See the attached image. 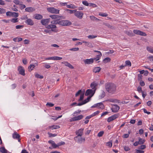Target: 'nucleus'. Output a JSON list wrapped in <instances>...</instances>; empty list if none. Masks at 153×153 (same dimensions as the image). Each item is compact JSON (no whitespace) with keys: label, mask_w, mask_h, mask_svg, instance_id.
<instances>
[{"label":"nucleus","mask_w":153,"mask_h":153,"mask_svg":"<svg viewBox=\"0 0 153 153\" xmlns=\"http://www.w3.org/2000/svg\"><path fill=\"white\" fill-rule=\"evenodd\" d=\"M106 91L109 93L113 94L116 91V86L113 83H107L105 85Z\"/></svg>","instance_id":"obj_1"},{"label":"nucleus","mask_w":153,"mask_h":153,"mask_svg":"<svg viewBox=\"0 0 153 153\" xmlns=\"http://www.w3.org/2000/svg\"><path fill=\"white\" fill-rule=\"evenodd\" d=\"M74 139L79 144H82L84 143L85 139L82 136H76L74 137Z\"/></svg>","instance_id":"obj_2"},{"label":"nucleus","mask_w":153,"mask_h":153,"mask_svg":"<svg viewBox=\"0 0 153 153\" xmlns=\"http://www.w3.org/2000/svg\"><path fill=\"white\" fill-rule=\"evenodd\" d=\"M47 10L52 13L58 14L59 10L56 9L53 7H48L47 8Z\"/></svg>","instance_id":"obj_3"},{"label":"nucleus","mask_w":153,"mask_h":153,"mask_svg":"<svg viewBox=\"0 0 153 153\" xmlns=\"http://www.w3.org/2000/svg\"><path fill=\"white\" fill-rule=\"evenodd\" d=\"M72 24L71 22L68 20H62L60 21V25L62 26H69Z\"/></svg>","instance_id":"obj_4"},{"label":"nucleus","mask_w":153,"mask_h":153,"mask_svg":"<svg viewBox=\"0 0 153 153\" xmlns=\"http://www.w3.org/2000/svg\"><path fill=\"white\" fill-rule=\"evenodd\" d=\"M95 91L92 89H88L86 90L85 95L86 96L89 95V96L92 97L94 95Z\"/></svg>","instance_id":"obj_5"},{"label":"nucleus","mask_w":153,"mask_h":153,"mask_svg":"<svg viewBox=\"0 0 153 153\" xmlns=\"http://www.w3.org/2000/svg\"><path fill=\"white\" fill-rule=\"evenodd\" d=\"M75 16L79 19H82V18L83 13L82 11H77L75 13Z\"/></svg>","instance_id":"obj_6"},{"label":"nucleus","mask_w":153,"mask_h":153,"mask_svg":"<svg viewBox=\"0 0 153 153\" xmlns=\"http://www.w3.org/2000/svg\"><path fill=\"white\" fill-rule=\"evenodd\" d=\"M119 116V114H116L111 116L109 117L108 118L107 120L108 122H110L117 118H118Z\"/></svg>","instance_id":"obj_7"},{"label":"nucleus","mask_w":153,"mask_h":153,"mask_svg":"<svg viewBox=\"0 0 153 153\" xmlns=\"http://www.w3.org/2000/svg\"><path fill=\"white\" fill-rule=\"evenodd\" d=\"M134 33L139 35L143 36H146V34L144 32L138 30H133Z\"/></svg>","instance_id":"obj_8"},{"label":"nucleus","mask_w":153,"mask_h":153,"mask_svg":"<svg viewBox=\"0 0 153 153\" xmlns=\"http://www.w3.org/2000/svg\"><path fill=\"white\" fill-rule=\"evenodd\" d=\"M56 26L53 24H51L47 25L46 26V28L48 29H51V31H55V29L56 28Z\"/></svg>","instance_id":"obj_9"},{"label":"nucleus","mask_w":153,"mask_h":153,"mask_svg":"<svg viewBox=\"0 0 153 153\" xmlns=\"http://www.w3.org/2000/svg\"><path fill=\"white\" fill-rule=\"evenodd\" d=\"M83 117V115H80L74 117L71 119V121H74L82 119Z\"/></svg>","instance_id":"obj_10"},{"label":"nucleus","mask_w":153,"mask_h":153,"mask_svg":"<svg viewBox=\"0 0 153 153\" xmlns=\"http://www.w3.org/2000/svg\"><path fill=\"white\" fill-rule=\"evenodd\" d=\"M84 128H80L76 131V136H82L83 134Z\"/></svg>","instance_id":"obj_11"},{"label":"nucleus","mask_w":153,"mask_h":153,"mask_svg":"<svg viewBox=\"0 0 153 153\" xmlns=\"http://www.w3.org/2000/svg\"><path fill=\"white\" fill-rule=\"evenodd\" d=\"M97 107V108H100L101 109H103L104 108V106L102 103L100 102L92 106L91 107Z\"/></svg>","instance_id":"obj_12"},{"label":"nucleus","mask_w":153,"mask_h":153,"mask_svg":"<svg viewBox=\"0 0 153 153\" xmlns=\"http://www.w3.org/2000/svg\"><path fill=\"white\" fill-rule=\"evenodd\" d=\"M20 136L16 132H14L12 134V137L14 139L18 140V142H20Z\"/></svg>","instance_id":"obj_13"},{"label":"nucleus","mask_w":153,"mask_h":153,"mask_svg":"<svg viewBox=\"0 0 153 153\" xmlns=\"http://www.w3.org/2000/svg\"><path fill=\"white\" fill-rule=\"evenodd\" d=\"M18 71L20 74L23 76H25V69L22 67L19 66L18 68Z\"/></svg>","instance_id":"obj_14"},{"label":"nucleus","mask_w":153,"mask_h":153,"mask_svg":"<svg viewBox=\"0 0 153 153\" xmlns=\"http://www.w3.org/2000/svg\"><path fill=\"white\" fill-rule=\"evenodd\" d=\"M50 20V18L42 19L41 20V23L42 25H46L49 22Z\"/></svg>","instance_id":"obj_15"},{"label":"nucleus","mask_w":153,"mask_h":153,"mask_svg":"<svg viewBox=\"0 0 153 153\" xmlns=\"http://www.w3.org/2000/svg\"><path fill=\"white\" fill-rule=\"evenodd\" d=\"M84 62L85 65L91 64L94 62V59L93 58L86 59L84 60Z\"/></svg>","instance_id":"obj_16"},{"label":"nucleus","mask_w":153,"mask_h":153,"mask_svg":"<svg viewBox=\"0 0 153 153\" xmlns=\"http://www.w3.org/2000/svg\"><path fill=\"white\" fill-rule=\"evenodd\" d=\"M25 22L27 25L31 26H32L34 24L33 21L30 19L28 18L27 19L25 20Z\"/></svg>","instance_id":"obj_17"},{"label":"nucleus","mask_w":153,"mask_h":153,"mask_svg":"<svg viewBox=\"0 0 153 153\" xmlns=\"http://www.w3.org/2000/svg\"><path fill=\"white\" fill-rule=\"evenodd\" d=\"M38 65V63L36 61V62L34 63V64H30L28 67V70L29 71H31L33 70L35 66Z\"/></svg>","instance_id":"obj_18"},{"label":"nucleus","mask_w":153,"mask_h":153,"mask_svg":"<svg viewBox=\"0 0 153 153\" xmlns=\"http://www.w3.org/2000/svg\"><path fill=\"white\" fill-rule=\"evenodd\" d=\"M33 17L35 19L37 20L41 19L43 18L42 16L41 15L39 14H34Z\"/></svg>","instance_id":"obj_19"},{"label":"nucleus","mask_w":153,"mask_h":153,"mask_svg":"<svg viewBox=\"0 0 153 153\" xmlns=\"http://www.w3.org/2000/svg\"><path fill=\"white\" fill-rule=\"evenodd\" d=\"M119 107L117 105H113L112 108V111L114 112H117L119 110Z\"/></svg>","instance_id":"obj_20"},{"label":"nucleus","mask_w":153,"mask_h":153,"mask_svg":"<svg viewBox=\"0 0 153 153\" xmlns=\"http://www.w3.org/2000/svg\"><path fill=\"white\" fill-rule=\"evenodd\" d=\"M60 19H57L54 20L52 21L51 22V23L52 24H53L54 25L58 24L60 25Z\"/></svg>","instance_id":"obj_21"},{"label":"nucleus","mask_w":153,"mask_h":153,"mask_svg":"<svg viewBox=\"0 0 153 153\" xmlns=\"http://www.w3.org/2000/svg\"><path fill=\"white\" fill-rule=\"evenodd\" d=\"M52 19H60L61 16L58 15H52L49 16Z\"/></svg>","instance_id":"obj_22"},{"label":"nucleus","mask_w":153,"mask_h":153,"mask_svg":"<svg viewBox=\"0 0 153 153\" xmlns=\"http://www.w3.org/2000/svg\"><path fill=\"white\" fill-rule=\"evenodd\" d=\"M97 85V84L95 82H92L91 85V87L92 89L95 91L96 90V87Z\"/></svg>","instance_id":"obj_23"},{"label":"nucleus","mask_w":153,"mask_h":153,"mask_svg":"<svg viewBox=\"0 0 153 153\" xmlns=\"http://www.w3.org/2000/svg\"><path fill=\"white\" fill-rule=\"evenodd\" d=\"M105 95V92L103 90L101 91L100 94L99 96V99H102L103 98Z\"/></svg>","instance_id":"obj_24"},{"label":"nucleus","mask_w":153,"mask_h":153,"mask_svg":"<svg viewBox=\"0 0 153 153\" xmlns=\"http://www.w3.org/2000/svg\"><path fill=\"white\" fill-rule=\"evenodd\" d=\"M101 68L100 67H95L93 70V71L95 73H97L99 72L101 70Z\"/></svg>","instance_id":"obj_25"},{"label":"nucleus","mask_w":153,"mask_h":153,"mask_svg":"<svg viewBox=\"0 0 153 153\" xmlns=\"http://www.w3.org/2000/svg\"><path fill=\"white\" fill-rule=\"evenodd\" d=\"M60 128V127L59 126L57 125H53L52 126H49L48 127V129H51L52 130L54 129H56L57 128Z\"/></svg>","instance_id":"obj_26"},{"label":"nucleus","mask_w":153,"mask_h":153,"mask_svg":"<svg viewBox=\"0 0 153 153\" xmlns=\"http://www.w3.org/2000/svg\"><path fill=\"white\" fill-rule=\"evenodd\" d=\"M10 16L16 18L18 16V14L16 12H10Z\"/></svg>","instance_id":"obj_27"},{"label":"nucleus","mask_w":153,"mask_h":153,"mask_svg":"<svg viewBox=\"0 0 153 153\" xmlns=\"http://www.w3.org/2000/svg\"><path fill=\"white\" fill-rule=\"evenodd\" d=\"M111 59L109 57H106L103 60V62L105 63H106L110 62Z\"/></svg>","instance_id":"obj_28"},{"label":"nucleus","mask_w":153,"mask_h":153,"mask_svg":"<svg viewBox=\"0 0 153 153\" xmlns=\"http://www.w3.org/2000/svg\"><path fill=\"white\" fill-rule=\"evenodd\" d=\"M67 7L68 8L72 9H74L76 8V7L74 5L72 4H71L69 5L67 4Z\"/></svg>","instance_id":"obj_29"},{"label":"nucleus","mask_w":153,"mask_h":153,"mask_svg":"<svg viewBox=\"0 0 153 153\" xmlns=\"http://www.w3.org/2000/svg\"><path fill=\"white\" fill-rule=\"evenodd\" d=\"M33 9L32 7H27L25 9V10L26 12H30L33 11Z\"/></svg>","instance_id":"obj_30"},{"label":"nucleus","mask_w":153,"mask_h":153,"mask_svg":"<svg viewBox=\"0 0 153 153\" xmlns=\"http://www.w3.org/2000/svg\"><path fill=\"white\" fill-rule=\"evenodd\" d=\"M91 97L88 96L86 99H85L83 101V104H85L89 101Z\"/></svg>","instance_id":"obj_31"},{"label":"nucleus","mask_w":153,"mask_h":153,"mask_svg":"<svg viewBox=\"0 0 153 153\" xmlns=\"http://www.w3.org/2000/svg\"><path fill=\"white\" fill-rule=\"evenodd\" d=\"M91 97L88 96L86 99H85L83 101V104H85L89 101Z\"/></svg>","instance_id":"obj_32"},{"label":"nucleus","mask_w":153,"mask_h":153,"mask_svg":"<svg viewBox=\"0 0 153 153\" xmlns=\"http://www.w3.org/2000/svg\"><path fill=\"white\" fill-rule=\"evenodd\" d=\"M145 142V140L143 139L142 138L139 137V144L141 145L144 143Z\"/></svg>","instance_id":"obj_33"},{"label":"nucleus","mask_w":153,"mask_h":153,"mask_svg":"<svg viewBox=\"0 0 153 153\" xmlns=\"http://www.w3.org/2000/svg\"><path fill=\"white\" fill-rule=\"evenodd\" d=\"M126 66H128L129 67L131 66V62L129 60H127L125 62Z\"/></svg>","instance_id":"obj_34"},{"label":"nucleus","mask_w":153,"mask_h":153,"mask_svg":"<svg viewBox=\"0 0 153 153\" xmlns=\"http://www.w3.org/2000/svg\"><path fill=\"white\" fill-rule=\"evenodd\" d=\"M103 24L107 27L110 28H112L113 27L110 25L107 22H104L103 23Z\"/></svg>","instance_id":"obj_35"},{"label":"nucleus","mask_w":153,"mask_h":153,"mask_svg":"<svg viewBox=\"0 0 153 153\" xmlns=\"http://www.w3.org/2000/svg\"><path fill=\"white\" fill-rule=\"evenodd\" d=\"M147 50L149 52L153 53V48L151 47H147Z\"/></svg>","instance_id":"obj_36"},{"label":"nucleus","mask_w":153,"mask_h":153,"mask_svg":"<svg viewBox=\"0 0 153 153\" xmlns=\"http://www.w3.org/2000/svg\"><path fill=\"white\" fill-rule=\"evenodd\" d=\"M90 19L92 20L95 21H98L99 20V19L93 16H90Z\"/></svg>","instance_id":"obj_37"},{"label":"nucleus","mask_w":153,"mask_h":153,"mask_svg":"<svg viewBox=\"0 0 153 153\" xmlns=\"http://www.w3.org/2000/svg\"><path fill=\"white\" fill-rule=\"evenodd\" d=\"M10 21L11 22L13 23H16L18 22V18H13Z\"/></svg>","instance_id":"obj_38"},{"label":"nucleus","mask_w":153,"mask_h":153,"mask_svg":"<svg viewBox=\"0 0 153 153\" xmlns=\"http://www.w3.org/2000/svg\"><path fill=\"white\" fill-rule=\"evenodd\" d=\"M104 133V132L103 131H101L98 133L97 134V136L99 137H101L103 135Z\"/></svg>","instance_id":"obj_39"},{"label":"nucleus","mask_w":153,"mask_h":153,"mask_svg":"<svg viewBox=\"0 0 153 153\" xmlns=\"http://www.w3.org/2000/svg\"><path fill=\"white\" fill-rule=\"evenodd\" d=\"M35 77L38 78L42 79L43 78V76L40 75L36 73L35 74Z\"/></svg>","instance_id":"obj_40"},{"label":"nucleus","mask_w":153,"mask_h":153,"mask_svg":"<svg viewBox=\"0 0 153 153\" xmlns=\"http://www.w3.org/2000/svg\"><path fill=\"white\" fill-rule=\"evenodd\" d=\"M126 34L130 36H134L133 33L131 31L127 32Z\"/></svg>","instance_id":"obj_41"},{"label":"nucleus","mask_w":153,"mask_h":153,"mask_svg":"<svg viewBox=\"0 0 153 153\" xmlns=\"http://www.w3.org/2000/svg\"><path fill=\"white\" fill-rule=\"evenodd\" d=\"M13 2L17 5H20L21 3H22V2L18 0H14L13 1Z\"/></svg>","instance_id":"obj_42"},{"label":"nucleus","mask_w":153,"mask_h":153,"mask_svg":"<svg viewBox=\"0 0 153 153\" xmlns=\"http://www.w3.org/2000/svg\"><path fill=\"white\" fill-rule=\"evenodd\" d=\"M67 11H69V13L70 14H72L74 13L75 14V12H76V10H72L70 9H67L66 10Z\"/></svg>","instance_id":"obj_43"},{"label":"nucleus","mask_w":153,"mask_h":153,"mask_svg":"<svg viewBox=\"0 0 153 153\" xmlns=\"http://www.w3.org/2000/svg\"><path fill=\"white\" fill-rule=\"evenodd\" d=\"M106 145L109 147H111L112 146V143L111 142H109L106 143Z\"/></svg>","instance_id":"obj_44"},{"label":"nucleus","mask_w":153,"mask_h":153,"mask_svg":"<svg viewBox=\"0 0 153 153\" xmlns=\"http://www.w3.org/2000/svg\"><path fill=\"white\" fill-rule=\"evenodd\" d=\"M99 15L100 16H101L103 17H106L108 15L106 13H99Z\"/></svg>","instance_id":"obj_45"},{"label":"nucleus","mask_w":153,"mask_h":153,"mask_svg":"<svg viewBox=\"0 0 153 153\" xmlns=\"http://www.w3.org/2000/svg\"><path fill=\"white\" fill-rule=\"evenodd\" d=\"M79 50V48H74L70 49L69 50L74 51H76Z\"/></svg>","instance_id":"obj_46"},{"label":"nucleus","mask_w":153,"mask_h":153,"mask_svg":"<svg viewBox=\"0 0 153 153\" xmlns=\"http://www.w3.org/2000/svg\"><path fill=\"white\" fill-rule=\"evenodd\" d=\"M48 134L49 135V137H53L56 136L57 135L55 134H52L49 132L48 133Z\"/></svg>","instance_id":"obj_47"},{"label":"nucleus","mask_w":153,"mask_h":153,"mask_svg":"<svg viewBox=\"0 0 153 153\" xmlns=\"http://www.w3.org/2000/svg\"><path fill=\"white\" fill-rule=\"evenodd\" d=\"M97 37V36H94L93 35H90L88 36V39H92L95 38Z\"/></svg>","instance_id":"obj_48"},{"label":"nucleus","mask_w":153,"mask_h":153,"mask_svg":"<svg viewBox=\"0 0 153 153\" xmlns=\"http://www.w3.org/2000/svg\"><path fill=\"white\" fill-rule=\"evenodd\" d=\"M84 93H83L81 94L80 96V97L79 99V101H81L84 98Z\"/></svg>","instance_id":"obj_49"},{"label":"nucleus","mask_w":153,"mask_h":153,"mask_svg":"<svg viewBox=\"0 0 153 153\" xmlns=\"http://www.w3.org/2000/svg\"><path fill=\"white\" fill-rule=\"evenodd\" d=\"M89 6L90 7H97V5L96 4L91 3H89Z\"/></svg>","instance_id":"obj_50"},{"label":"nucleus","mask_w":153,"mask_h":153,"mask_svg":"<svg viewBox=\"0 0 153 153\" xmlns=\"http://www.w3.org/2000/svg\"><path fill=\"white\" fill-rule=\"evenodd\" d=\"M100 113V111H97L96 112H95L94 113H93L92 114H91L92 117H94L97 114H98Z\"/></svg>","instance_id":"obj_51"},{"label":"nucleus","mask_w":153,"mask_h":153,"mask_svg":"<svg viewBox=\"0 0 153 153\" xmlns=\"http://www.w3.org/2000/svg\"><path fill=\"white\" fill-rule=\"evenodd\" d=\"M28 18L27 16L26 15L22 16L21 18V19L23 20H26Z\"/></svg>","instance_id":"obj_52"},{"label":"nucleus","mask_w":153,"mask_h":153,"mask_svg":"<svg viewBox=\"0 0 153 153\" xmlns=\"http://www.w3.org/2000/svg\"><path fill=\"white\" fill-rule=\"evenodd\" d=\"M82 3L84 5L86 6H88L89 5V3L86 1H83Z\"/></svg>","instance_id":"obj_53"},{"label":"nucleus","mask_w":153,"mask_h":153,"mask_svg":"<svg viewBox=\"0 0 153 153\" xmlns=\"http://www.w3.org/2000/svg\"><path fill=\"white\" fill-rule=\"evenodd\" d=\"M62 58L59 56H54V60H60Z\"/></svg>","instance_id":"obj_54"},{"label":"nucleus","mask_w":153,"mask_h":153,"mask_svg":"<svg viewBox=\"0 0 153 153\" xmlns=\"http://www.w3.org/2000/svg\"><path fill=\"white\" fill-rule=\"evenodd\" d=\"M137 91L139 93H142L143 92L142 90V88L140 86H138L137 87Z\"/></svg>","instance_id":"obj_55"},{"label":"nucleus","mask_w":153,"mask_h":153,"mask_svg":"<svg viewBox=\"0 0 153 153\" xmlns=\"http://www.w3.org/2000/svg\"><path fill=\"white\" fill-rule=\"evenodd\" d=\"M82 91L81 90H80L76 94L75 96L77 97L78 96L79 94H82Z\"/></svg>","instance_id":"obj_56"},{"label":"nucleus","mask_w":153,"mask_h":153,"mask_svg":"<svg viewBox=\"0 0 153 153\" xmlns=\"http://www.w3.org/2000/svg\"><path fill=\"white\" fill-rule=\"evenodd\" d=\"M62 63L64 64L65 65L68 67L69 65L70 64V63H68L67 62H62Z\"/></svg>","instance_id":"obj_57"},{"label":"nucleus","mask_w":153,"mask_h":153,"mask_svg":"<svg viewBox=\"0 0 153 153\" xmlns=\"http://www.w3.org/2000/svg\"><path fill=\"white\" fill-rule=\"evenodd\" d=\"M6 12L5 10L3 8H0V13L3 14Z\"/></svg>","instance_id":"obj_58"},{"label":"nucleus","mask_w":153,"mask_h":153,"mask_svg":"<svg viewBox=\"0 0 153 153\" xmlns=\"http://www.w3.org/2000/svg\"><path fill=\"white\" fill-rule=\"evenodd\" d=\"M24 27L23 25H17L16 26V29H20Z\"/></svg>","instance_id":"obj_59"},{"label":"nucleus","mask_w":153,"mask_h":153,"mask_svg":"<svg viewBox=\"0 0 153 153\" xmlns=\"http://www.w3.org/2000/svg\"><path fill=\"white\" fill-rule=\"evenodd\" d=\"M46 105L49 107H52L53 106L54 104L51 102H48L46 104Z\"/></svg>","instance_id":"obj_60"},{"label":"nucleus","mask_w":153,"mask_h":153,"mask_svg":"<svg viewBox=\"0 0 153 153\" xmlns=\"http://www.w3.org/2000/svg\"><path fill=\"white\" fill-rule=\"evenodd\" d=\"M52 146H53V148L54 149L56 148L57 147L59 146H58V144L56 145L55 144V143L54 142V143L52 145Z\"/></svg>","instance_id":"obj_61"},{"label":"nucleus","mask_w":153,"mask_h":153,"mask_svg":"<svg viewBox=\"0 0 153 153\" xmlns=\"http://www.w3.org/2000/svg\"><path fill=\"white\" fill-rule=\"evenodd\" d=\"M140 85L141 86H143L145 85V84L144 82L142 80H141L140 83Z\"/></svg>","instance_id":"obj_62"},{"label":"nucleus","mask_w":153,"mask_h":153,"mask_svg":"<svg viewBox=\"0 0 153 153\" xmlns=\"http://www.w3.org/2000/svg\"><path fill=\"white\" fill-rule=\"evenodd\" d=\"M146 148L145 145H142L140 146L139 148L141 149H144Z\"/></svg>","instance_id":"obj_63"},{"label":"nucleus","mask_w":153,"mask_h":153,"mask_svg":"<svg viewBox=\"0 0 153 153\" xmlns=\"http://www.w3.org/2000/svg\"><path fill=\"white\" fill-rule=\"evenodd\" d=\"M16 87V84L14 83L12 84L11 85V88L12 89H15Z\"/></svg>","instance_id":"obj_64"}]
</instances>
